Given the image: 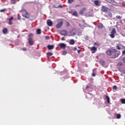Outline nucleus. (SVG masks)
Returning <instances> with one entry per match:
<instances>
[{
    "mask_svg": "<svg viewBox=\"0 0 125 125\" xmlns=\"http://www.w3.org/2000/svg\"><path fill=\"white\" fill-rule=\"evenodd\" d=\"M117 52V49H112L111 50H107L106 52V53L107 55H108L109 56H111V55H114L113 57H117L118 56L119 54L117 53H116Z\"/></svg>",
    "mask_w": 125,
    "mask_h": 125,
    "instance_id": "nucleus-1",
    "label": "nucleus"
},
{
    "mask_svg": "<svg viewBox=\"0 0 125 125\" xmlns=\"http://www.w3.org/2000/svg\"><path fill=\"white\" fill-rule=\"evenodd\" d=\"M21 12L22 13V16H23V17H25V18H27V19L30 18V15L27 11H26V10L22 9Z\"/></svg>",
    "mask_w": 125,
    "mask_h": 125,
    "instance_id": "nucleus-2",
    "label": "nucleus"
},
{
    "mask_svg": "<svg viewBox=\"0 0 125 125\" xmlns=\"http://www.w3.org/2000/svg\"><path fill=\"white\" fill-rule=\"evenodd\" d=\"M58 21L60 22L58 23L56 25V28L59 29L60 28H61L63 25V21H62V19H59L58 20Z\"/></svg>",
    "mask_w": 125,
    "mask_h": 125,
    "instance_id": "nucleus-3",
    "label": "nucleus"
},
{
    "mask_svg": "<svg viewBox=\"0 0 125 125\" xmlns=\"http://www.w3.org/2000/svg\"><path fill=\"white\" fill-rule=\"evenodd\" d=\"M101 10L103 11V12H108V11H109L110 9L106 7V6L103 5L102 6Z\"/></svg>",
    "mask_w": 125,
    "mask_h": 125,
    "instance_id": "nucleus-4",
    "label": "nucleus"
},
{
    "mask_svg": "<svg viewBox=\"0 0 125 125\" xmlns=\"http://www.w3.org/2000/svg\"><path fill=\"white\" fill-rule=\"evenodd\" d=\"M117 33L116 32V28H113L111 32V34H110L109 36L112 39H114L115 38V34Z\"/></svg>",
    "mask_w": 125,
    "mask_h": 125,
    "instance_id": "nucleus-5",
    "label": "nucleus"
},
{
    "mask_svg": "<svg viewBox=\"0 0 125 125\" xmlns=\"http://www.w3.org/2000/svg\"><path fill=\"white\" fill-rule=\"evenodd\" d=\"M90 50L92 51V53H95V51H97V48L95 46L92 47L90 48Z\"/></svg>",
    "mask_w": 125,
    "mask_h": 125,
    "instance_id": "nucleus-6",
    "label": "nucleus"
},
{
    "mask_svg": "<svg viewBox=\"0 0 125 125\" xmlns=\"http://www.w3.org/2000/svg\"><path fill=\"white\" fill-rule=\"evenodd\" d=\"M47 24L48 26H49V27H51V26H52V25L53 24V23L50 20H48L47 21Z\"/></svg>",
    "mask_w": 125,
    "mask_h": 125,
    "instance_id": "nucleus-7",
    "label": "nucleus"
},
{
    "mask_svg": "<svg viewBox=\"0 0 125 125\" xmlns=\"http://www.w3.org/2000/svg\"><path fill=\"white\" fill-rule=\"evenodd\" d=\"M28 42L30 45H33L34 44V41H33V39H32V38H29Z\"/></svg>",
    "mask_w": 125,
    "mask_h": 125,
    "instance_id": "nucleus-8",
    "label": "nucleus"
},
{
    "mask_svg": "<svg viewBox=\"0 0 125 125\" xmlns=\"http://www.w3.org/2000/svg\"><path fill=\"white\" fill-rule=\"evenodd\" d=\"M67 34H68V32L66 30H62L61 32V34L62 36H67Z\"/></svg>",
    "mask_w": 125,
    "mask_h": 125,
    "instance_id": "nucleus-9",
    "label": "nucleus"
},
{
    "mask_svg": "<svg viewBox=\"0 0 125 125\" xmlns=\"http://www.w3.org/2000/svg\"><path fill=\"white\" fill-rule=\"evenodd\" d=\"M59 46L61 47V48H65L66 47V44L63 43H60Z\"/></svg>",
    "mask_w": 125,
    "mask_h": 125,
    "instance_id": "nucleus-10",
    "label": "nucleus"
},
{
    "mask_svg": "<svg viewBox=\"0 0 125 125\" xmlns=\"http://www.w3.org/2000/svg\"><path fill=\"white\" fill-rule=\"evenodd\" d=\"M47 48L49 50H51L54 48V45H48Z\"/></svg>",
    "mask_w": 125,
    "mask_h": 125,
    "instance_id": "nucleus-11",
    "label": "nucleus"
},
{
    "mask_svg": "<svg viewBox=\"0 0 125 125\" xmlns=\"http://www.w3.org/2000/svg\"><path fill=\"white\" fill-rule=\"evenodd\" d=\"M103 27H104V26L103 25V24H102V23H99V24L98 25V29H103Z\"/></svg>",
    "mask_w": 125,
    "mask_h": 125,
    "instance_id": "nucleus-12",
    "label": "nucleus"
},
{
    "mask_svg": "<svg viewBox=\"0 0 125 125\" xmlns=\"http://www.w3.org/2000/svg\"><path fill=\"white\" fill-rule=\"evenodd\" d=\"M13 19V17H12L11 18L9 19V25H12V24H13L12 21Z\"/></svg>",
    "mask_w": 125,
    "mask_h": 125,
    "instance_id": "nucleus-13",
    "label": "nucleus"
},
{
    "mask_svg": "<svg viewBox=\"0 0 125 125\" xmlns=\"http://www.w3.org/2000/svg\"><path fill=\"white\" fill-rule=\"evenodd\" d=\"M85 10H86L85 8H83L81 10H80V14H81V15H83V11H85Z\"/></svg>",
    "mask_w": 125,
    "mask_h": 125,
    "instance_id": "nucleus-14",
    "label": "nucleus"
},
{
    "mask_svg": "<svg viewBox=\"0 0 125 125\" xmlns=\"http://www.w3.org/2000/svg\"><path fill=\"white\" fill-rule=\"evenodd\" d=\"M3 33L4 34H7V33H8V30H7V28H4L3 29Z\"/></svg>",
    "mask_w": 125,
    "mask_h": 125,
    "instance_id": "nucleus-15",
    "label": "nucleus"
},
{
    "mask_svg": "<svg viewBox=\"0 0 125 125\" xmlns=\"http://www.w3.org/2000/svg\"><path fill=\"white\" fill-rule=\"evenodd\" d=\"M42 34V30L40 29H38L37 30V35H41Z\"/></svg>",
    "mask_w": 125,
    "mask_h": 125,
    "instance_id": "nucleus-16",
    "label": "nucleus"
},
{
    "mask_svg": "<svg viewBox=\"0 0 125 125\" xmlns=\"http://www.w3.org/2000/svg\"><path fill=\"white\" fill-rule=\"evenodd\" d=\"M100 63L101 65H102L103 66H104V65H105V62H104V61L101 60L100 61Z\"/></svg>",
    "mask_w": 125,
    "mask_h": 125,
    "instance_id": "nucleus-17",
    "label": "nucleus"
},
{
    "mask_svg": "<svg viewBox=\"0 0 125 125\" xmlns=\"http://www.w3.org/2000/svg\"><path fill=\"white\" fill-rule=\"evenodd\" d=\"M69 44H75V40L71 39L70 41Z\"/></svg>",
    "mask_w": 125,
    "mask_h": 125,
    "instance_id": "nucleus-18",
    "label": "nucleus"
},
{
    "mask_svg": "<svg viewBox=\"0 0 125 125\" xmlns=\"http://www.w3.org/2000/svg\"><path fill=\"white\" fill-rule=\"evenodd\" d=\"M74 16H75L76 17H78L79 15H78V13L77 11H74V13L72 14Z\"/></svg>",
    "mask_w": 125,
    "mask_h": 125,
    "instance_id": "nucleus-19",
    "label": "nucleus"
},
{
    "mask_svg": "<svg viewBox=\"0 0 125 125\" xmlns=\"http://www.w3.org/2000/svg\"><path fill=\"white\" fill-rule=\"evenodd\" d=\"M105 98H106V100L107 101V103H110V98L109 97V96H106L105 97Z\"/></svg>",
    "mask_w": 125,
    "mask_h": 125,
    "instance_id": "nucleus-20",
    "label": "nucleus"
},
{
    "mask_svg": "<svg viewBox=\"0 0 125 125\" xmlns=\"http://www.w3.org/2000/svg\"><path fill=\"white\" fill-rule=\"evenodd\" d=\"M11 1L12 3V4H15V3H16L17 1L16 0H11Z\"/></svg>",
    "mask_w": 125,
    "mask_h": 125,
    "instance_id": "nucleus-21",
    "label": "nucleus"
},
{
    "mask_svg": "<svg viewBox=\"0 0 125 125\" xmlns=\"http://www.w3.org/2000/svg\"><path fill=\"white\" fill-rule=\"evenodd\" d=\"M52 53L51 52H48L47 53V56H52Z\"/></svg>",
    "mask_w": 125,
    "mask_h": 125,
    "instance_id": "nucleus-22",
    "label": "nucleus"
},
{
    "mask_svg": "<svg viewBox=\"0 0 125 125\" xmlns=\"http://www.w3.org/2000/svg\"><path fill=\"white\" fill-rule=\"evenodd\" d=\"M113 89L114 90H117V89H118V87L116 86V85H114L113 86Z\"/></svg>",
    "mask_w": 125,
    "mask_h": 125,
    "instance_id": "nucleus-23",
    "label": "nucleus"
},
{
    "mask_svg": "<svg viewBox=\"0 0 125 125\" xmlns=\"http://www.w3.org/2000/svg\"><path fill=\"white\" fill-rule=\"evenodd\" d=\"M94 44V45H97V46H100V44L97 42H95Z\"/></svg>",
    "mask_w": 125,
    "mask_h": 125,
    "instance_id": "nucleus-24",
    "label": "nucleus"
},
{
    "mask_svg": "<svg viewBox=\"0 0 125 125\" xmlns=\"http://www.w3.org/2000/svg\"><path fill=\"white\" fill-rule=\"evenodd\" d=\"M74 2V0H68V3H73Z\"/></svg>",
    "mask_w": 125,
    "mask_h": 125,
    "instance_id": "nucleus-25",
    "label": "nucleus"
},
{
    "mask_svg": "<svg viewBox=\"0 0 125 125\" xmlns=\"http://www.w3.org/2000/svg\"><path fill=\"white\" fill-rule=\"evenodd\" d=\"M62 55H66L67 54V51H63L62 52Z\"/></svg>",
    "mask_w": 125,
    "mask_h": 125,
    "instance_id": "nucleus-26",
    "label": "nucleus"
},
{
    "mask_svg": "<svg viewBox=\"0 0 125 125\" xmlns=\"http://www.w3.org/2000/svg\"><path fill=\"white\" fill-rule=\"evenodd\" d=\"M121 103L122 104H125V99L121 100Z\"/></svg>",
    "mask_w": 125,
    "mask_h": 125,
    "instance_id": "nucleus-27",
    "label": "nucleus"
},
{
    "mask_svg": "<svg viewBox=\"0 0 125 125\" xmlns=\"http://www.w3.org/2000/svg\"><path fill=\"white\" fill-rule=\"evenodd\" d=\"M94 3H95V5H99V2H98V1H95Z\"/></svg>",
    "mask_w": 125,
    "mask_h": 125,
    "instance_id": "nucleus-28",
    "label": "nucleus"
},
{
    "mask_svg": "<svg viewBox=\"0 0 125 125\" xmlns=\"http://www.w3.org/2000/svg\"><path fill=\"white\" fill-rule=\"evenodd\" d=\"M108 15L109 17H110V18H112V17L113 16V15H112V13H109L108 14Z\"/></svg>",
    "mask_w": 125,
    "mask_h": 125,
    "instance_id": "nucleus-29",
    "label": "nucleus"
},
{
    "mask_svg": "<svg viewBox=\"0 0 125 125\" xmlns=\"http://www.w3.org/2000/svg\"><path fill=\"white\" fill-rule=\"evenodd\" d=\"M6 9H3L0 10V12H5Z\"/></svg>",
    "mask_w": 125,
    "mask_h": 125,
    "instance_id": "nucleus-30",
    "label": "nucleus"
},
{
    "mask_svg": "<svg viewBox=\"0 0 125 125\" xmlns=\"http://www.w3.org/2000/svg\"><path fill=\"white\" fill-rule=\"evenodd\" d=\"M117 119H121V115L120 114H117L116 116Z\"/></svg>",
    "mask_w": 125,
    "mask_h": 125,
    "instance_id": "nucleus-31",
    "label": "nucleus"
},
{
    "mask_svg": "<svg viewBox=\"0 0 125 125\" xmlns=\"http://www.w3.org/2000/svg\"><path fill=\"white\" fill-rule=\"evenodd\" d=\"M116 18L117 19H122V17H121V16H116Z\"/></svg>",
    "mask_w": 125,
    "mask_h": 125,
    "instance_id": "nucleus-32",
    "label": "nucleus"
},
{
    "mask_svg": "<svg viewBox=\"0 0 125 125\" xmlns=\"http://www.w3.org/2000/svg\"><path fill=\"white\" fill-rule=\"evenodd\" d=\"M118 66H123V62H119L118 64Z\"/></svg>",
    "mask_w": 125,
    "mask_h": 125,
    "instance_id": "nucleus-33",
    "label": "nucleus"
},
{
    "mask_svg": "<svg viewBox=\"0 0 125 125\" xmlns=\"http://www.w3.org/2000/svg\"><path fill=\"white\" fill-rule=\"evenodd\" d=\"M116 48H117V49H119V50H121V47H120V46H119V45H118L116 46Z\"/></svg>",
    "mask_w": 125,
    "mask_h": 125,
    "instance_id": "nucleus-34",
    "label": "nucleus"
},
{
    "mask_svg": "<svg viewBox=\"0 0 125 125\" xmlns=\"http://www.w3.org/2000/svg\"><path fill=\"white\" fill-rule=\"evenodd\" d=\"M105 0L108 2H109V3H112V2L113 1L112 0Z\"/></svg>",
    "mask_w": 125,
    "mask_h": 125,
    "instance_id": "nucleus-35",
    "label": "nucleus"
},
{
    "mask_svg": "<svg viewBox=\"0 0 125 125\" xmlns=\"http://www.w3.org/2000/svg\"><path fill=\"white\" fill-rule=\"evenodd\" d=\"M66 26L69 27L70 26V23L69 22H66Z\"/></svg>",
    "mask_w": 125,
    "mask_h": 125,
    "instance_id": "nucleus-36",
    "label": "nucleus"
},
{
    "mask_svg": "<svg viewBox=\"0 0 125 125\" xmlns=\"http://www.w3.org/2000/svg\"><path fill=\"white\" fill-rule=\"evenodd\" d=\"M32 36H33V34H32V33H30V34H29L28 37H32Z\"/></svg>",
    "mask_w": 125,
    "mask_h": 125,
    "instance_id": "nucleus-37",
    "label": "nucleus"
},
{
    "mask_svg": "<svg viewBox=\"0 0 125 125\" xmlns=\"http://www.w3.org/2000/svg\"><path fill=\"white\" fill-rule=\"evenodd\" d=\"M90 87V86L89 85H86V88H87V89L89 88Z\"/></svg>",
    "mask_w": 125,
    "mask_h": 125,
    "instance_id": "nucleus-38",
    "label": "nucleus"
},
{
    "mask_svg": "<svg viewBox=\"0 0 125 125\" xmlns=\"http://www.w3.org/2000/svg\"><path fill=\"white\" fill-rule=\"evenodd\" d=\"M45 39L46 40H49V36H46L45 37Z\"/></svg>",
    "mask_w": 125,
    "mask_h": 125,
    "instance_id": "nucleus-39",
    "label": "nucleus"
},
{
    "mask_svg": "<svg viewBox=\"0 0 125 125\" xmlns=\"http://www.w3.org/2000/svg\"><path fill=\"white\" fill-rule=\"evenodd\" d=\"M122 60H123L124 63H125V57H124V58H123Z\"/></svg>",
    "mask_w": 125,
    "mask_h": 125,
    "instance_id": "nucleus-40",
    "label": "nucleus"
},
{
    "mask_svg": "<svg viewBox=\"0 0 125 125\" xmlns=\"http://www.w3.org/2000/svg\"><path fill=\"white\" fill-rule=\"evenodd\" d=\"M92 77H95V76H96V74H95V73H92Z\"/></svg>",
    "mask_w": 125,
    "mask_h": 125,
    "instance_id": "nucleus-41",
    "label": "nucleus"
},
{
    "mask_svg": "<svg viewBox=\"0 0 125 125\" xmlns=\"http://www.w3.org/2000/svg\"><path fill=\"white\" fill-rule=\"evenodd\" d=\"M22 50H23V51H25L27 50V49L26 48H23Z\"/></svg>",
    "mask_w": 125,
    "mask_h": 125,
    "instance_id": "nucleus-42",
    "label": "nucleus"
},
{
    "mask_svg": "<svg viewBox=\"0 0 125 125\" xmlns=\"http://www.w3.org/2000/svg\"><path fill=\"white\" fill-rule=\"evenodd\" d=\"M58 7L62 8V7H63V6H62V5H59Z\"/></svg>",
    "mask_w": 125,
    "mask_h": 125,
    "instance_id": "nucleus-43",
    "label": "nucleus"
},
{
    "mask_svg": "<svg viewBox=\"0 0 125 125\" xmlns=\"http://www.w3.org/2000/svg\"><path fill=\"white\" fill-rule=\"evenodd\" d=\"M62 41H65V38L64 37H62Z\"/></svg>",
    "mask_w": 125,
    "mask_h": 125,
    "instance_id": "nucleus-44",
    "label": "nucleus"
},
{
    "mask_svg": "<svg viewBox=\"0 0 125 125\" xmlns=\"http://www.w3.org/2000/svg\"><path fill=\"white\" fill-rule=\"evenodd\" d=\"M77 52H78V53H81V50H78L77 51Z\"/></svg>",
    "mask_w": 125,
    "mask_h": 125,
    "instance_id": "nucleus-45",
    "label": "nucleus"
},
{
    "mask_svg": "<svg viewBox=\"0 0 125 125\" xmlns=\"http://www.w3.org/2000/svg\"><path fill=\"white\" fill-rule=\"evenodd\" d=\"M18 19H19V20H20L21 19V17H18Z\"/></svg>",
    "mask_w": 125,
    "mask_h": 125,
    "instance_id": "nucleus-46",
    "label": "nucleus"
},
{
    "mask_svg": "<svg viewBox=\"0 0 125 125\" xmlns=\"http://www.w3.org/2000/svg\"><path fill=\"white\" fill-rule=\"evenodd\" d=\"M74 50L75 51H76V50H77V47H75V48H74Z\"/></svg>",
    "mask_w": 125,
    "mask_h": 125,
    "instance_id": "nucleus-47",
    "label": "nucleus"
},
{
    "mask_svg": "<svg viewBox=\"0 0 125 125\" xmlns=\"http://www.w3.org/2000/svg\"><path fill=\"white\" fill-rule=\"evenodd\" d=\"M123 54H125V50L123 51Z\"/></svg>",
    "mask_w": 125,
    "mask_h": 125,
    "instance_id": "nucleus-48",
    "label": "nucleus"
},
{
    "mask_svg": "<svg viewBox=\"0 0 125 125\" xmlns=\"http://www.w3.org/2000/svg\"><path fill=\"white\" fill-rule=\"evenodd\" d=\"M78 48L81 49V47L78 46Z\"/></svg>",
    "mask_w": 125,
    "mask_h": 125,
    "instance_id": "nucleus-49",
    "label": "nucleus"
},
{
    "mask_svg": "<svg viewBox=\"0 0 125 125\" xmlns=\"http://www.w3.org/2000/svg\"><path fill=\"white\" fill-rule=\"evenodd\" d=\"M73 35H76V33H74Z\"/></svg>",
    "mask_w": 125,
    "mask_h": 125,
    "instance_id": "nucleus-50",
    "label": "nucleus"
}]
</instances>
